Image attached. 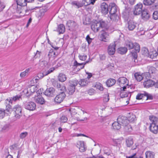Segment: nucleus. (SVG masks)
Instances as JSON below:
<instances>
[{
	"label": "nucleus",
	"instance_id": "412c9836",
	"mask_svg": "<svg viewBox=\"0 0 158 158\" xmlns=\"http://www.w3.org/2000/svg\"><path fill=\"white\" fill-rule=\"evenodd\" d=\"M123 17L126 21H128L130 15L131 10H124L123 12Z\"/></svg>",
	"mask_w": 158,
	"mask_h": 158
},
{
	"label": "nucleus",
	"instance_id": "bf43d9fd",
	"mask_svg": "<svg viewBox=\"0 0 158 158\" xmlns=\"http://www.w3.org/2000/svg\"><path fill=\"white\" fill-rule=\"evenodd\" d=\"M67 118L64 115L62 116L60 118V121L61 123H65L67 122Z\"/></svg>",
	"mask_w": 158,
	"mask_h": 158
},
{
	"label": "nucleus",
	"instance_id": "37998d69",
	"mask_svg": "<svg viewBox=\"0 0 158 158\" xmlns=\"http://www.w3.org/2000/svg\"><path fill=\"white\" fill-rule=\"evenodd\" d=\"M148 73L150 74H154L156 73V69L153 66H148Z\"/></svg>",
	"mask_w": 158,
	"mask_h": 158
},
{
	"label": "nucleus",
	"instance_id": "f704fd0d",
	"mask_svg": "<svg viewBox=\"0 0 158 158\" xmlns=\"http://www.w3.org/2000/svg\"><path fill=\"white\" fill-rule=\"evenodd\" d=\"M121 91L120 94V97L121 98H123L125 97H127L128 96L129 93H127L125 91V89L123 90V89L122 90V89H121Z\"/></svg>",
	"mask_w": 158,
	"mask_h": 158
},
{
	"label": "nucleus",
	"instance_id": "0eeeda50",
	"mask_svg": "<svg viewBox=\"0 0 158 158\" xmlns=\"http://www.w3.org/2000/svg\"><path fill=\"white\" fill-rule=\"evenodd\" d=\"M117 120L121 126L126 127L128 126V123L126 117L120 115L117 118Z\"/></svg>",
	"mask_w": 158,
	"mask_h": 158
},
{
	"label": "nucleus",
	"instance_id": "8fccbe9b",
	"mask_svg": "<svg viewBox=\"0 0 158 158\" xmlns=\"http://www.w3.org/2000/svg\"><path fill=\"white\" fill-rule=\"evenodd\" d=\"M22 13V12L21 10H16V12H15V13L16 14L15 15V16L16 17V18H19L23 16L24 15L21 14V15H19L20 14H21Z\"/></svg>",
	"mask_w": 158,
	"mask_h": 158
},
{
	"label": "nucleus",
	"instance_id": "a18cd8bd",
	"mask_svg": "<svg viewBox=\"0 0 158 158\" xmlns=\"http://www.w3.org/2000/svg\"><path fill=\"white\" fill-rule=\"evenodd\" d=\"M135 10H143V5L142 3L139 2L135 6Z\"/></svg>",
	"mask_w": 158,
	"mask_h": 158
},
{
	"label": "nucleus",
	"instance_id": "a19ab883",
	"mask_svg": "<svg viewBox=\"0 0 158 158\" xmlns=\"http://www.w3.org/2000/svg\"><path fill=\"white\" fill-rule=\"evenodd\" d=\"M134 77L136 80L139 81H141L143 78L142 75L138 73H135L134 74Z\"/></svg>",
	"mask_w": 158,
	"mask_h": 158
},
{
	"label": "nucleus",
	"instance_id": "680f3d73",
	"mask_svg": "<svg viewBox=\"0 0 158 158\" xmlns=\"http://www.w3.org/2000/svg\"><path fill=\"white\" fill-rule=\"evenodd\" d=\"M135 118V115L132 114L127 119L128 121H129L131 122L133 121Z\"/></svg>",
	"mask_w": 158,
	"mask_h": 158
},
{
	"label": "nucleus",
	"instance_id": "a211bd4d",
	"mask_svg": "<svg viewBox=\"0 0 158 158\" xmlns=\"http://www.w3.org/2000/svg\"><path fill=\"white\" fill-rule=\"evenodd\" d=\"M77 146L79 148L81 152H84L85 149V147L84 142L83 141H78L77 143Z\"/></svg>",
	"mask_w": 158,
	"mask_h": 158
},
{
	"label": "nucleus",
	"instance_id": "3c124183",
	"mask_svg": "<svg viewBox=\"0 0 158 158\" xmlns=\"http://www.w3.org/2000/svg\"><path fill=\"white\" fill-rule=\"evenodd\" d=\"M144 91L142 93H138L136 96V99L137 100H140L143 98H144Z\"/></svg>",
	"mask_w": 158,
	"mask_h": 158
},
{
	"label": "nucleus",
	"instance_id": "4c0bfd02",
	"mask_svg": "<svg viewBox=\"0 0 158 158\" xmlns=\"http://www.w3.org/2000/svg\"><path fill=\"white\" fill-rule=\"evenodd\" d=\"M118 7L117 5L114 3H111L109 4V9L110 10H117Z\"/></svg>",
	"mask_w": 158,
	"mask_h": 158
},
{
	"label": "nucleus",
	"instance_id": "a878e982",
	"mask_svg": "<svg viewBox=\"0 0 158 158\" xmlns=\"http://www.w3.org/2000/svg\"><path fill=\"white\" fill-rule=\"evenodd\" d=\"M66 76L63 73H60L58 76V80L60 82H63L65 81L67 79Z\"/></svg>",
	"mask_w": 158,
	"mask_h": 158
},
{
	"label": "nucleus",
	"instance_id": "f8f14e48",
	"mask_svg": "<svg viewBox=\"0 0 158 158\" xmlns=\"http://www.w3.org/2000/svg\"><path fill=\"white\" fill-rule=\"evenodd\" d=\"M34 98V100L37 103L43 105L45 102L44 99L41 95H35Z\"/></svg>",
	"mask_w": 158,
	"mask_h": 158
},
{
	"label": "nucleus",
	"instance_id": "2eb2a0df",
	"mask_svg": "<svg viewBox=\"0 0 158 158\" xmlns=\"http://www.w3.org/2000/svg\"><path fill=\"white\" fill-rule=\"evenodd\" d=\"M149 130L153 133L156 134L158 132V125L157 124L151 123L149 127Z\"/></svg>",
	"mask_w": 158,
	"mask_h": 158
},
{
	"label": "nucleus",
	"instance_id": "13d9d810",
	"mask_svg": "<svg viewBox=\"0 0 158 158\" xmlns=\"http://www.w3.org/2000/svg\"><path fill=\"white\" fill-rule=\"evenodd\" d=\"M81 86H84L87 84L86 80L85 79H81L78 82V83Z\"/></svg>",
	"mask_w": 158,
	"mask_h": 158
},
{
	"label": "nucleus",
	"instance_id": "4468645a",
	"mask_svg": "<svg viewBox=\"0 0 158 158\" xmlns=\"http://www.w3.org/2000/svg\"><path fill=\"white\" fill-rule=\"evenodd\" d=\"M37 89V88L36 86L34 85H32L30 87L29 89L27 90L26 93V95L27 96H29L35 94Z\"/></svg>",
	"mask_w": 158,
	"mask_h": 158
},
{
	"label": "nucleus",
	"instance_id": "9d476101",
	"mask_svg": "<svg viewBox=\"0 0 158 158\" xmlns=\"http://www.w3.org/2000/svg\"><path fill=\"white\" fill-rule=\"evenodd\" d=\"M55 89L53 87H51L47 88L44 92V94L48 97H52L55 94Z\"/></svg>",
	"mask_w": 158,
	"mask_h": 158
},
{
	"label": "nucleus",
	"instance_id": "f03ea898",
	"mask_svg": "<svg viewBox=\"0 0 158 158\" xmlns=\"http://www.w3.org/2000/svg\"><path fill=\"white\" fill-rule=\"evenodd\" d=\"M52 85L58 89V90L60 91V93H65L66 91V87L64 84H60L58 81L54 79L51 80Z\"/></svg>",
	"mask_w": 158,
	"mask_h": 158
},
{
	"label": "nucleus",
	"instance_id": "052dcab7",
	"mask_svg": "<svg viewBox=\"0 0 158 158\" xmlns=\"http://www.w3.org/2000/svg\"><path fill=\"white\" fill-rule=\"evenodd\" d=\"M44 14V12L43 10H39L36 14L37 16H38V18L39 17H41L43 16Z\"/></svg>",
	"mask_w": 158,
	"mask_h": 158
},
{
	"label": "nucleus",
	"instance_id": "72a5a7b5",
	"mask_svg": "<svg viewBox=\"0 0 158 158\" xmlns=\"http://www.w3.org/2000/svg\"><path fill=\"white\" fill-rule=\"evenodd\" d=\"M113 128L114 129L119 130L121 127V125L117 121V122H114L112 124Z\"/></svg>",
	"mask_w": 158,
	"mask_h": 158
},
{
	"label": "nucleus",
	"instance_id": "f3484780",
	"mask_svg": "<svg viewBox=\"0 0 158 158\" xmlns=\"http://www.w3.org/2000/svg\"><path fill=\"white\" fill-rule=\"evenodd\" d=\"M140 13L141 18L144 20L147 21L149 19L150 15L148 10H141Z\"/></svg>",
	"mask_w": 158,
	"mask_h": 158
},
{
	"label": "nucleus",
	"instance_id": "c85d7f7f",
	"mask_svg": "<svg viewBox=\"0 0 158 158\" xmlns=\"http://www.w3.org/2000/svg\"><path fill=\"white\" fill-rule=\"evenodd\" d=\"M148 56L152 59H154L156 58L158 55L157 51H156V50L148 52Z\"/></svg>",
	"mask_w": 158,
	"mask_h": 158
},
{
	"label": "nucleus",
	"instance_id": "bb28decb",
	"mask_svg": "<svg viewBox=\"0 0 158 158\" xmlns=\"http://www.w3.org/2000/svg\"><path fill=\"white\" fill-rule=\"evenodd\" d=\"M5 106L6 107L5 112L6 114L7 115L10 114L11 112L13 111V108H12L11 105H6Z\"/></svg>",
	"mask_w": 158,
	"mask_h": 158
},
{
	"label": "nucleus",
	"instance_id": "6e6552de",
	"mask_svg": "<svg viewBox=\"0 0 158 158\" xmlns=\"http://www.w3.org/2000/svg\"><path fill=\"white\" fill-rule=\"evenodd\" d=\"M65 96V93H60L55 98L54 102L56 103H60L63 102Z\"/></svg>",
	"mask_w": 158,
	"mask_h": 158
},
{
	"label": "nucleus",
	"instance_id": "de8ad7c7",
	"mask_svg": "<svg viewBox=\"0 0 158 158\" xmlns=\"http://www.w3.org/2000/svg\"><path fill=\"white\" fill-rule=\"evenodd\" d=\"M155 0H144L143 4L145 5H150L154 2Z\"/></svg>",
	"mask_w": 158,
	"mask_h": 158
},
{
	"label": "nucleus",
	"instance_id": "473e14b6",
	"mask_svg": "<svg viewBox=\"0 0 158 158\" xmlns=\"http://www.w3.org/2000/svg\"><path fill=\"white\" fill-rule=\"evenodd\" d=\"M126 142L127 146L128 147L131 146L133 143V139L131 137L126 139Z\"/></svg>",
	"mask_w": 158,
	"mask_h": 158
},
{
	"label": "nucleus",
	"instance_id": "7ed1b4c3",
	"mask_svg": "<svg viewBox=\"0 0 158 158\" xmlns=\"http://www.w3.org/2000/svg\"><path fill=\"white\" fill-rule=\"evenodd\" d=\"M67 92L69 95H72L75 92V87L77 85L78 82L76 80H70Z\"/></svg>",
	"mask_w": 158,
	"mask_h": 158
},
{
	"label": "nucleus",
	"instance_id": "7c9ffc66",
	"mask_svg": "<svg viewBox=\"0 0 158 158\" xmlns=\"http://www.w3.org/2000/svg\"><path fill=\"white\" fill-rule=\"evenodd\" d=\"M127 51V49L126 47H121L118 48L117 50L118 52L121 54H125Z\"/></svg>",
	"mask_w": 158,
	"mask_h": 158
},
{
	"label": "nucleus",
	"instance_id": "c9c22d12",
	"mask_svg": "<svg viewBox=\"0 0 158 158\" xmlns=\"http://www.w3.org/2000/svg\"><path fill=\"white\" fill-rule=\"evenodd\" d=\"M31 69V68H28L26 69L25 71L21 72L20 75V77L23 78L27 75Z\"/></svg>",
	"mask_w": 158,
	"mask_h": 158
},
{
	"label": "nucleus",
	"instance_id": "6e6d98bb",
	"mask_svg": "<svg viewBox=\"0 0 158 158\" xmlns=\"http://www.w3.org/2000/svg\"><path fill=\"white\" fill-rule=\"evenodd\" d=\"M9 129V125L6 124L4 125L2 128L1 131L3 132H6L8 131Z\"/></svg>",
	"mask_w": 158,
	"mask_h": 158
},
{
	"label": "nucleus",
	"instance_id": "1a4fd4ad",
	"mask_svg": "<svg viewBox=\"0 0 158 158\" xmlns=\"http://www.w3.org/2000/svg\"><path fill=\"white\" fill-rule=\"evenodd\" d=\"M116 44L115 42L110 44L108 48V53L110 55H114L115 52V47Z\"/></svg>",
	"mask_w": 158,
	"mask_h": 158
},
{
	"label": "nucleus",
	"instance_id": "6ab92c4d",
	"mask_svg": "<svg viewBox=\"0 0 158 158\" xmlns=\"http://www.w3.org/2000/svg\"><path fill=\"white\" fill-rule=\"evenodd\" d=\"M54 69L55 68H52L50 69L47 72H44L43 73H40L38 74L37 77L38 78H42L44 76H46L53 72Z\"/></svg>",
	"mask_w": 158,
	"mask_h": 158
},
{
	"label": "nucleus",
	"instance_id": "c03bdc74",
	"mask_svg": "<svg viewBox=\"0 0 158 158\" xmlns=\"http://www.w3.org/2000/svg\"><path fill=\"white\" fill-rule=\"evenodd\" d=\"M17 4L21 6H24L27 5L26 0H18Z\"/></svg>",
	"mask_w": 158,
	"mask_h": 158
},
{
	"label": "nucleus",
	"instance_id": "4d7b16f0",
	"mask_svg": "<svg viewBox=\"0 0 158 158\" xmlns=\"http://www.w3.org/2000/svg\"><path fill=\"white\" fill-rule=\"evenodd\" d=\"M21 98V97L20 95H17L16 96L12 97V100L13 101V102H15L19 100Z\"/></svg>",
	"mask_w": 158,
	"mask_h": 158
},
{
	"label": "nucleus",
	"instance_id": "79ce46f5",
	"mask_svg": "<svg viewBox=\"0 0 158 158\" xmlns=\"http://www.w3.org/2000/svg\"><path fill=\"white\" fill-rule=\"evenodd\" d=\"M72 4L73 6L76 8L81 7L82 5L79 2L77 1H73L72 2Z\"/></svg>",
	"mask_w": 158,
	"mask_h": 158
},
{
	"label": "nucleus",
	"instance_id": "423d86ee",
	"mask_svg": "<svg viewBox=\"0 0 158 158\" xmlns=\"http://www.w3.org/2000/svg\"><path fill=\"white\" fill-rule=\"evenodd\" d=\"M101 34L100 35V39L102 41L107 42L109 40V35L107 31L102 30Z\"/></svg>",
	"mask_w": 158,
	"mask_h": 158
},
{
	"label": "nucleus",
	"instance_id": "09e8293b",
	"mask_svg": "<svg viewBox=\"0 0 158 158\" xmlns=\"http://www.w3.org/2000/svg\"><path fill=\"white\" fill-rule=\"evenodd\" d=\"M95 87L97 89L101 91H103L104 89V88L103 87L102 85L99 83H97Z\"/></svg>",
	"mask_w": 158,
	"mask_h": 158
},
{
	"label": "nucleus",
	"instance_id": "aec40b11",
	"mask_svg": "<svg viewBox=\"0 0 158 158\" xmlns=\"http://www.w3.org/2000/svg\"><path fill=\"white\" fill-rule=\"evenodd\" d=\"M154 81L150 79L145 81L143 83V85L145 87L149 88L154 85Z\"/></svg>",
	"mask_w": 158,
	"mask_h": 158
},
{
	"label": "nucleus",
	"instance_id": "5701e85b",
	"mask_svg": "<svg viewBox=\"0 0 158 158\" xmlns=\"http://www.w3.org/2000/svg\"><path fill=\"white\" fill-rule=\"evenodd\" d=\"M136 23L132 20H130L128 22V29L129 30L132 31L136 27Z\"/></svg>",
	"mask_w": 158,
	"mask_h": 158
},
{
	"label": "nucleus",
	"instance_id": "dca6fc26",
	"mask_svg": "<svg viewBox=\"0 0 158 158\" xmlns=\"http://www.w3.org/2000/svg\"><path fill=\"white\" fill-rule=\"evenodd\" d=\"M117 10H110V18L113 21H116L119 19V16L116 13Z\"/></svg>",
	"mask_w": 158,
	"mask_h": 158
},
{
	"label": "nucleus",
	"instance_id": "c756f323",
	"mask_svg": "<svg viewBox=\"0 0 158 158\" xmlns=\"http://www.w3.org/2000/svg\"><path fill=\"white\" fill-rule=\"evenodd\" d=\"M57 31L59 32V33L63 34L65 31V28L64 25L63 24H60L58 25L57 29Z\"/></svg>",
	"mask_w": 158,
	"mask_h": 158
},
{
	"label": "nucleus",
	"instance_id": "cd10ccee",
	"mask_svg": "<svg viewBox=\"0 0 158 158\" xmlns=\"http://www.w3.org/2000/svg\"><path fill=\"white\" fill-rule=\"evenodd\" d=\"M146 158H155V153L154 152L149 151L145 153Z\"/></svg>",
	"mask_w": 158,
	"mask_h": 158
},
{
	"label": "nucleus",
	"instance_id": "864d4df0",
	"mask_svg": "<svg viewBox=\"0 0 158 158\" xmlns=\"http://www.w3.org/2000/svg\"><path fill=\"white\" fill-rule=\"evenodd\" d=\"M6 114L5 110L3 109L0 108V119L3 118Z\"/></svg>",
	"mask_w": 158,
	"mask_h": 158
},
{
	"label": "nucleus",
	"instance_id": "e2e57ef3",
	"mask_svg": "<svg viewBox=\"0 0 158 158\" xmlns=\"http://www.w3.org/2000/svg\"><path fill=\"white\" fill-rule=\"evenodd\" d=\"M28 134V133L27 132H24L21 133L19 135V137L21 139L25 138Z\"/></svg>",
	"mask_w": 158,
	"mask_h": 158
},
{
	"label": "nucleus",
	"instance_id": "4be33fe9",
	"mask_svg": "<svg viewBox=\"0 0 158 158\" xmlns=\"http://www.w3.org/2000/svg\"><path fill=\"white\" fill-rule=\"evenodd\" d=\"M57 54H56V52H54L53 49H51L49 52L48 56L49 57V60H54L56 57Z\"/></svg>",
	"mask_w": 158,
	"mask_h": 158
},
{
	"label": "nucleus",
	"instance_id": "0e129e2a",
	"mask_svg": "<svg viewBox=\"0 0 158 158\" xmlns=\"http://www.w3.org/2000/svg\"><path fill=\"white\" fill-rule=\"evenodd\" d=\"M153 18L155 20L158 19V11L156 10L155 11L153 14Z\"/></svg>",
	"mask_w": 158,
	"mask_h": 158
},
{
	"label": "nucleus",
	"instance_id": "b1692460",
	"mask_svg": "<svg viewBox=\"0 0 158 158\" xmlns=\"http://www.w3.org/2000/svg\"><path fill=\"white\" fill-rule=\"evenodd\" d=\"M98 25L100 27V30H104V31H107L108 27L106 23L103 21L98 22Z\"/></svg>",
	"mask_w": 158,
	"mask_h": 158
},
{
	"label": "nucleus",
	"instance_id": "9b49d317",
	"mask_svg": "<svg viewBox=\"0 0 158 158\" xmlns=\"http://www.w3.org/2000/svg\"><path fill=\"white\" fill-rule=\"evenodd\" d=\"M25 108L26 109L30 110H34L36 108V104L32 102H27L24 105Z\"/></svg>",
	"mask_w": 158,
	"mask_h": 158
},
{
	"label": "nucleus",
	"instance_id": "69168bd1",
	"mask_svg": "<svg viewBox=\"0 0 158 158\" xmlns=\"http://www.w3.org/2000/svg\"><path fill=\"white\" fill-rule=\"evenodd\" d=\"M141 10H131V15H132V14L135 15H138L141 13Z\"/></svg>",
	"mask_w": 158,
	"mask_h": 158
},
{
	"label": "nucleus",
	"instance_id": "338daca9",
	"mask_svg": "<svg viewBox=\"0 0 158 158\" xmlns=\"http://www.w3.org/2000/svg\"><path fill=\"white\" fill-rule=\"evenodd\" d=\"M78 57L80 60H85L87 58V56L85 55H79Z\"/></svg>",
	"mask_w": 158,
	"mask_h": 158
},
{
	"label": "nucleus",
	"instance_id": "20e7f679",
	"mask_svg": "<svg viewBox=\"0 0 158 158\" xmlns=\"http://www.w3.org/2000/svg\"><path fill=\"white\" fill-rule=\"evenodd\" d=\"M117 82L118 84L120 86L121 89L123 90L125 89H126V86L128 85V81L126 77H121L118 80Z\"/></svg>",
	"mask_w": 158,
	"mask_h": 158
},
{
	"label": "nucleus",
	"instance_id": "58836bf2",
	"mask_svg": "<svg viewBox=\"0 0 158 158\" xmlns=\"http://www.w3.org/2000/svg\"><path fill=\"white\" fill-rule=\"evenodd\" d=\"M150 120L152 122L151 123L157 124L158 122V118L153 116H150L149 117Z\"/></svg>",
	"mask_w": 158,
	"mask_h": 158
},
{
	"label": "nucleus",
	"instance_id": "2f4dec72",
	"mask_svg": "<svg viewBox=\"0 0 158 158\" xmlns=\"http://www.w3.org/2000/svg\"><path fill=\"white\" fill-rule=\"evenodd\" d=\"M115 82V80L113 78H110L107 80L106 84L107 86L110 87L114 85Z\"/></svg>",
	"mask_w": 158,
	"mask_h": 158
},
{
	"label": "nucleus",
	"instance_id": "ea45409f",
	"mask_svg": "<svg viewBox=\"0 0 158 158\" xmlns=\"http://www.w3.org/2000/svg\"><path fill=\"white\" fill-rule=\"evenodd\" d=\"M104 154L107 156L110 155L111 152L110 149L107 147H104L103 150Z\"/></svg>",
	"mask_w": 158,
	"mask_h": 158
},
{
	"label": "nucleus",
	"instance_id": "ddd939ff",
	"mask_svg": "<svg viewBox=\"0 0 158 158\" xmlns=\"http://www.w3.org/2000/svg\"><path fill=\"white\" fill-rule=\"evenodd\" d=\"M89 61H87L84 63H78L77 60H75L73 63V68L75 69L77 67H79L78 69L80 70V69H83L85 65Z\"/></svg>",
	"mask_w": 158,
	"mask_h": 158
},
{
	"label": "nucleus",
	"instance_id": "774afa93",
	"mask_svg": "<svg viewBox=\"0 0 158 158\" xmlns=\"http://www.w3.org/2000/svg\"><path fill=\"white\" fill-rule=\"evenodd\" d=\"M109 94H105L103 99L104 102H107L109 101Z\"/></svg>",
	"mask_w": 158,
	"mask_h": 158
},
{
	"label": "nucleus",
	"instance_id": "603ef678",
	"mask_svg": "<svg viewBox=\"0 0 158 158\" xmlns=\"http://www.w3.org/2000/svg\"><path fill=\"white\" fill-rule=\"evenodd\" d=\"M101 7L102 10H109V6L105 2H103L102 3L101 6Z\"/></svg>",
	"mask_w": 158,
	"mask_h": 158
},
{
	"label": "nucleus",
	"instance_id": "39448f33",
	"mask_svg": "<svg viewBox=\"0 0 158 158\" xmlns=\"http://www.w3.org/2000/svg\"><path fill=\"white\" fill-rule=\"evenodd\" d=\"M15 117L17 119L19 118L22 116V108L20 105L17 104L13 107Z\"/></svg>",
	"mask_w": 158,
	"mask_h": 158
},
{
	"label": "nucleus",
	"instance_id": "f257e3e1",
	"mask_svg": "<svg viewBox=\"0 0 158 158\" xmlns=\"http://www.w3.org/2000/svg\"><path fill=\"white\" fill-rule=\"evenodd\" d=\"M124 45L129 50L134 48L137 52H139L140 50L139 44L137 43H133L130 40H127L125 41Z\"/></svg>",
	"mask_w": 158,
	"mask_h": 158
},
{
	"label": "nucleus",
	"instance_id": "49530a36",
	"mask_svg": "<svg viewBox=\"0 0 158 158\" xmlns=\"http://www.w3.org/2000/svg\"><path fill=\"white\" fill-rule=\"evenodd\" d=\"M12 97L8 98L5 100V105H12L13 103V101L12 100Z\"/></svg>",
	"mask_w": 158,
	"mask_h": 158
},
{
	"label": "nucleus",
	"instance_id": "393cba45",
	"mask_svg": "<svg viewBox=\"0 0 158 158\" xmlns=\"http://www.w3.org/2000/svg\"><path fill=\"white\" fill-rule=\"evenodd\" d=\"M98 22H94L91 26V28L94 32H96L100 30L99 25H98Z\"/></svg>",
	"mask_w": 158,
	"mask_h": 158
},
{
	"label": "nucleus",
	"instance_id": "e433bc0d",
	"mask_svg": "<svg viewBox=\"0 0 158 158\" xmlns=\"http://www.w3.org/2000/svg\"><path fill=\"white\" fill-rule=\"evenodd\" d=\"M76 25V23L74 21L70 20L68 21L67 23V25L69 27H74Z\"/></svg>",
	"mask_w": 158,
	"mask_h": 158
},
{
	"label": "nucleus",
	"instance_id": "5fc2aeb1",
	"mask_svg": "<svg viewBox=\"0 0 158 158\" xmlns=\"http://www.w3.org/2000/svg\"><path fill=\"white\" fill-rule=\"evenodd\" d=\"M144 98L146 97V100H152L153 99V97L151 94H148L146 92H144Z\"/></svg>",
	"mask_w": 158,
	"mask_h": 158
}]
</instances>
